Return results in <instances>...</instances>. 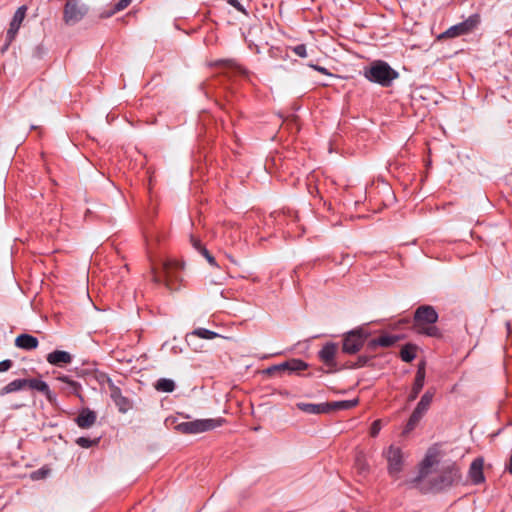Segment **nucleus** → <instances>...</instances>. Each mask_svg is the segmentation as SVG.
<instances>
[{
	"instance_id": "10",
	"label": "nucleus",
	"mask_w": 512,
	"mask_h": 512,
	"mask_svg": "<svg viewBox=\"0 0 512 512\" xmlns=\"http://www.w3.org/2000/svg\"><path fill=\"white\" fill-rule=\"evenodd\" d=\"M308 367L307 363L300 359H291L278 365H273L267 368V374H274L280 371L300 372L306 370Z\"/></svg>"
},
{
	"instance_id": "19",
	"label": "nucleus",
	"mask_w": 512,
	"mask_h": 512,
	"mask_svg": "<svg viewBox=\"0 0 512 512\" xmlns=\"http://www.w3.org/2000/svg\"><path fill=\"white\" fill-rule=\"evenodd\" d=\"M25 387H29L30 389L37 390V391L43 393L46 396V398L48 399V401H50V402L53 401L54 396H53L52 392L50 391L48 384L43 380L37 379V378L25 379Z\"/></svg>"
},
{
	"instance_id": "30",
	"label": "nucleus",
	"mask_w": 512,
	"mask_h": 512,
	"mask_svg": "<svg viewBox=\"0 0 512 512\" xmlns=\"http://www.w3.org/2000/svg\"><path fill=\"white\" fill-rule=\"evenodd\" d=\"M461 23L463 24L464 31L468 34L478 26L480 23V16L478 14H473Z\"/></svg>"
},
{
	"instance_id": "23",
	"label": "nucleus",
	"mask_w": 512,
	"mask_h": 512,
	"mask_svg": "<svg viewBox=\"0 0 512 512\" xmlns=\"http://www.w3.org/2000/svg\"><path fill=\"white\" fill-rule=\"evenodd\" d=\"M215 65L224 67L226 69L234 70L235 72L247 76L248 71L240 64L236 63L232 59H222L215 62Z\"/></svg>"
},
{
	"instance_id": "32",
	"label": "nucleus",
	"mask_w": 512,
	"mask_h": 512,
	"mask_svg": "<svg viewBox=\"0 0 512 512\" xmlns=\"http://www.w3.org/2000/svg\"><path fill=\"white\" fill-rule=\"evenodd\" d=\"M467 33L464 31V27L462 23H458L454 26H451L449 29H447L443 34L442 37H457L461 35H466Z\"/></svg>"
},
{
	"instance_id": "7",
	"label": "nucleus",
	"mask_w": 512,
	"mask_h": 512,
	"mask_svg": "<svg viewBox=\"0 0 512 512\" xmlns=\"http://www.w3.org/2000/svg\"><path fill=\"white\" fill-rule=\"evenodd\" d=\"M88 13V7L79 0H68L64 7L63 20L67 25L81 21Z\"/></svg>"
},
{
	"instance_id": "26",
	"label": "nucleus",
	"mask_w": 512,
	"mask_h": 512,
	"mask_svg": "<svg viewBox=\"0 0 512 512\" xmlns=\"http://www.w3.org/2000/svg\"><path fill=\"white\" fill-rule=\"evenodd\" d=\"M24 388H25V379H15V380L11 381L10 383H8L7 385H5L0 390V395L3 396L6 394H9V393H12V392L22 390Z\"/></svg>"
},
{
	"instance_id": "1",
	"label": "nucleus",
	"mask_w": 512,
	"mask_h": 512,
	"mask_svg": "<svg viewBox=\"0 0 512 512\" xmlns=\"http://www.w3.org/2000/svg\"><path fill=\"white\" fill-rule=\"evenodd\" d=\"M184 268L183 263L168 260L161 264L160 268L152 267V280L156 284H163L168 290L178 291L182 286L183 279L180 271Z\"/></svg>"
},
{
	"instance_id": "20",
	"label": "nucleus",
	"mask_w": 512,
	"mask_h": 512,
	"mask_svg": "<svg viewBox=\"0 0 512 512\" xmlns=\"http://www.w3.org/2000/svg\"><path fill=\"white\" fill-rule=\"evenodd\" d=\"M435 323L436 322H414L413 329L418 334H424L430 337H440L441 332Z\"/></svg>"
},
{
	"instance_id": "28",
	"label": "nucleus",
	"mask_w": 512,
	"mask_h": 512,
	"mask_svg": "<svg viewBox=\"0 0 512 512\" xmlns=\"http://www.w3.org/2000/svg\"><path fill=\"white\" fill-rule=\"evenodd\" d=\"M358 399H352V400H343V401H336V402H330V411L331 410H349L357 406Z\"/></svg>"
},
{
	"instance_id": "46",
	"label": "nucleus",
	"mask_w": 512,
	"mask_h": 512,
	"mask_svg": "<svg viewBox=\"0 0 512 512\" xmlns=\"http://www.w3.org/2000/svg\"><path fill=\"white\" fill-rule=\"evenodd\" d=\"M506 329H507L508 334H510L511 333L510 322H506Z\"/></svg>"
},
{
	"instance_id": "44",
	"label": "nucleus",
	"mask_w": 512,
	"mask_h": 512,
	"mask_svg": "<svg viewBox=\"0 0 512 512\" xmlns=\"http://www.w3.org/2000/svg\"><path fill=\"white\" fill-rule=\"evenodd\" d=\"M356 463H357V466L359 467V469L361 471H367L368 470V465L365 463L364 460H362L360 458H357Z\"/></svg>"
},
{
	"instance_id": "29",
	"label": "nucleus",
	"mask_w": 512,
	"mask_h": 512,
	"mask_svg": "<svg viewBox=\"0 0 512 512\" xmlns=\"http://www.w3.org/2000/svg\"><path fill=\"white\" fill-rule=\"evenodd\" d=\"M156 390L171 393L175 390V383L171 379L160 378L155 384Z\"/></svg>"
},
{
	"instance_id": "9",
	"label": "nucleus",
	"mask_w": 512,
	"mask_h": 512,
	"mask_svg": "<svg viewBox=\"0 0 512 512\" xmlns=\"http://www.w3.org/2000/svg\"><path fill=\"white\" fill-rule=\"evenodd\" d=\"M26 11V6H20L14 13L6 33L5 44L2 48V52H5L9 48L11 43L15 40L18 31L22 25V22L26 16Z\"/></svg>"
},
{
	"instance_id": "38",
	"label": "nucleus",
	"mask_w": 512,
	"mask_h": 512,
	"mask_svg": "<svg viewBox=\"0 0 512 512\" xmlns=\"http://www.w3.org/2000/svg\"><path fill=\"white\" fill-rule=\"evenodd\" d=\"M293 51L299 57L304 58L307 56V50H306V46L304 44L295 46Z\"/></svg>"
},
{
	"instance_id": "15",
	"label": "nucleus",
	"mask_w": 512,
	"mask_h": 512,
	"mask_svg": "<svg viewBox=\"0 0 512 512\" xmlns=\"http://www.w3.org/2000/svg\"><path fill=\"white\" fill-rule=\"evenodd\" d=\"M72 359V355L63 350H54L46 356V360L49 364L59 367L70 364Z\"/></svg>"
},
{
	"instance_id": "17",
	"label": "nucleus",
	"mask_w": 512,
	"mask_h": 512,
	"mask_svg": "<svg viewBox=\"0 0 512 512\" xmlns=\"http://www.w3.org/2000/svg\"><path fill=\"white\" fill-rule=\"evenodd\" d=\"M296 406L299 410L307 414L319 415L330 412L329 402L321 404L299 402Z\"/></svg>"
},
{
	"instance_id": "6",
	"label": "nucleus",
	"mask_w": 512,
	"mask_h": 512,
	"mask_svg": "<svg viewBox=\"0 0 512 512\" xmlns=\"http://www.w3.org/2000/svg\"><path fill=\"white\" fill-rule=\"evenodd\" d=\"M383 456L387 460V470L389 475L393 478H398L404 465L402 449L392 444L387 450L383 451Z\"/></svg>"
},
{
	"instance_id": "27",
	"label": "nucleus",
	"mask_w": 512,
	"mask_h": 512,
	"mask_svg": "<svg viewBox=\"0 0 512 512\" xmlns=\"http://www.w3.org/2000/svg\"><path fill=\"white\" fill-rule=\"evenodd\" d=\"M424 383H425V378H422L421 375L415 376L411 391L408 395L409 402L414 401L418 397L419 393L421 392V390L424 386Z\"/></svg>"
},
{
	"instance_id": "22",
	"label": "nucleus",
	"mask_w": 512,
	"mask_h": 512,
	"mask_svg": "<svg viewBox=\"0 0 512 512\" xmlns=\"http://www.w3.org/2000/svg\"><path fill=\"white\" fill-rule=\"evenodd\" d=\"M38 339L30 334H20L15 339V345L24 350H33L38 347Z\"/></svg>"
},
{
	"instance_id": "39",
	"label": "nucleus",
	"mask_w": 512,
	"mask_h": 512,
	"mask_svg": "<svg viewBox=\"0 0 512 512\" xmlns=\"http://www.w3.org/2000/svg\"><path fill=\"white\" fill-rule=\"evenodd\" d=\"M419 375H421L422 378L426 377V362L425 361H421L418 364L415 376H419Z\"/></svg>"
},
{
	"instance_id": "36",
	"label": "nucleus",
	"mask_w": 512,
	"mask_h": 512,
	"mask_svg": "<svg viewBox=\"0 0 512 512\" xmlns=\"http://www.w3.org/2000/svg\"><path fill=\"white\" fill-rule=\"evenodd\" d=\"M227 3L234 7L240 13L244 14L245 16H248L247 10L238 0H227Z\"/></svg>"
},
{
	"instance_id": "14",
	"label": "nucleus",
	"mask_w": 512,
	"mask_h": 512,
	"mask_svg": "<svg viewBox=\"0 0 512 512\" xmlns=\"http://www.w3.org/2000/svg\"><path fill=\"white\" fill-rule=\"evenodd\" d=\"M338 350V346L336 343L329 342L326 343L321 350L319 351L318 355L320 360L329 367L335 366V356Z\"/></svg>"
},
{
	"instance_id": "40",
	"label": "nucleus",
	"mask_w": 512,
	"mask_h": 512,
	"mask_svg": "<svg viewBox=\"0 0 512 512\" xmlns=\"http://www.w3.org/2000/svg\"><path fill=\"white\" fill-rule=\"evenodd\" d=\"M13 365L12 360L6 359L0 362V372L8 371Z\"/></svg>"
},
{
	"instance_id": "4",
	"label": "nucleus",
	"mask_w": 512,
	"mask_h": 512,
	"mask_svg": "<svg viewBox=\"0 0 512 512\" xmlns=\"http://www.w3.org/2000/svg\"><path fill=\"white\" fill-rule=\"evenodd\" d=\"M224 422L225 420L223 418L197 419L194 421L181 422L176 425V429L183 434H199L220 427Z\"/></svg>"
},
{
	"instance_id": "31",
	"label": "nucleus",
	"mask_w": 512,
	"mask_h": 512,
	"mask_svg": "<svg viewBox=\"0 0 512 512\" xmlns=\"http://www.w3.org/2000/svg\"><path fill=\"white\" fill-rule=\"evenodd\" d=\"M57 380L67 384L68 388L70 389V391L72 393H74L76 395L79 394V392L81 390V385L77 381L72 380L69 376H66V375L57 377Z\"/></svg>"
},
{
	"instance_id": "25",
	"label": "nucleus",
	"mask_w": 512,
	"mask_h": 512,
	"mask_svg": "<svg viewBox=\"0 0 512 512\" xmlns=\"http://www.w3.org/2000/svg\"><path fill=\"white\" fill-rule=\"evenodd\" d=\"M417 346L411 343L405 344L400 351L402 361L410 363L416 358Z\"/></svg>"
},
{
	"instance_id": "34",
	"label": "nucleus",
	"mask_w": 512,
	"mask_h": 512,
	"mask_svg": "<svg viewBox=\"0 0 512 512\" xmlns=\"http://www.w3.org/2000/svg\"><path fill=\"white\" fill-rule=\"evenodd\" d=\"M132 0H119L117 3L114 4V7L111 11L107 12L104 17H111L117 12H120L127 8Z\"/></svg>"
},
{
	"instance_id": "5",
	"label": "nucleus",
	"mask_w": 512,
	"mask_h": 512,
	"mask_svg": "<svg viewBox=\"0 0 512 512\" xmlns=\"http://www.w3.org/2000/svg\"><path fill=\"white\" fill-rule=\"evenodd\" d=\"M435 395V391L433 389H428L421 397L420 401L416 405L412 414L410 415L407 424L405 426L404 432L409 433L416 428L420 420L429 410L431 403L433 401Z\"/></svg>"
},
{
	"instance_id": "21",
	"label": "nucleus",
	"mask_w": 512,
	"mask_h": 512,
	"mask_svg": "<svg viewBox=\"0 0 512 512\" xmlns=\"http://www.w3.org/2000/svg\"><path fill=\"white\" fill-rule=\"evenodd\" d=\"M438 318L439 315L433 306L422 305L416 309L413 320H438Z\"/></svg>"
},
{
	"instance_id": "8",
	"label": "nucleus",
	"mask_w": 512,
	"mask_h": 512,
	"mask_svg": "<svg viewBox=\"0 0 512 512\" xmlns=\"http://www.w3.org/2000/svg\"><path fill=\"white\" fill-rule=\"evenodd\" d=\"M367 334L361 329L352 330L345 334L342 344V351L346 354H356L363 347Z\"/></svg>"
},
{
	"instance_id": "35",
	"label": "nucleus",
	"mask_w": 512,
	"mask_h": 512,
	"mask_svg": "<svg viewBox=\"0 0 512 512\" xmlns=\"http://www.w3.org/2000/svg\"><path fill=\"white\" fill-rule=\"evenodd\" d=\"M200 254L206 258V260L208 261V263L211 265V266H214V267H218V264L214 258V256L207 250V248H201V252Z\"/></svg>"
},
{
	"instance_id": "43",
	"label": "nucleus",
	"mask_w": 512,
	"mask_h": 512,
	"mask_svg": "<svg viewBox=\"0 0 512 512\" xmlns=\"http://www.w3.org/2000/svg\"><path fill=\"white\" fill-rule=\"evenodd\" d=\"M310 67L324 75L332 76V74L325 67L319 65H310Z\"/></svg>"
},
{
	"instance_id": "16",
	"label": "nucleus",
	"mask_w": 512,
	"mask_h": 512,
	"mask_svg": "<svg viewBox=\"0 0 512 512\" xmlns=\"http://www.w3.org/2000/svg\"><path fill=\"white\" fill-rule=\"evenodd\" d=\"M111 398L121 413L127 412L131 408L130 401L122 395L121 389L115 385L110 386Z\"/></svg>"
},
{
	"instance_id": "33",
	"label": "nucleus",
	"mask_w": 512,
	"mask_h": 512,
	"mask_svg": "<svg viewBox=\"0 0 512 512\" xmlns=\"http://www.w3.org/2000/svg\"><path fill=\"white\" fill-rule=\"evenodd\" d=\"M100 438L90 439L88 437H79L75 440V443L81 448H90L98 445Z\"/></svg>"
},
{
	"instance_id": "42",
	"label": "nucleus",
	"mask_w": 512,
	"mask_h": 512,
	"mask_svg": "<svg viewBox=\"0 0 512 512\" xmlns=\"http://www.w3.org/2000/svg\"><path fill=\"white\" fill-rule=\"evenodd\" d=\"M370 360V357L368 356H359L358 359H357V363H356V366L357 367H363L365 366Z\"/></svg>"
},
{
	"instance_id": "2",
	"label": "nucleus",
	"mask_w": 512,
	"mask_h": 512,
	"mask_svg": "<svg viewBox=\"0 0 512 512\" xmlns=\"http://www.w3.org/2000/svg\"><path fill=\"white\" fill-rule=\"evenodd\" d=\"M363 76L368 81L387 88L399 77V73L387 62L375 60L369 66L364 67Z\"/></svg>"
},
{
	"instance_id": "13",
	"label": "nucleus",
	"mask_w": 512,
	"mask_h": 512,
	"mask_svg": "<svg viewBox=\"0 0 512 512\" xmlns=\"http://www.w3.org/2000/svg\"><path fill=\"white\" fill-rule=\"evenodd\" d=\"M400 340L397 335L383 334L368 341L367 348L374 351L377 347L389 348Z\"/></svg>"
},
{
	"instance_id": "37",
	"label": "nucleus",
	"mask_w": 512,
	"mask_h": 512,
	"mask_svg": "<svg viewBox=\"0 0 512 512\" xmlns=\"http://www.w3.org/2000/svg\"><path fill=\"white\" fill-rule=\"evenodd\" d=\"M380 430H381V421L375 420L370 427L371 437H376L379 434Z\"/></svg>"
},
{
	"instance_id": "24",
	"label": "nucleus",
	"mask_w": 512,
	"mask_h": 512,
	"mask_svg": "<svg viewBox=\"0 0 512 512\" xmlns=\"http://www.w3.org/2000/svg\"><path fill=\"white\" fill-rule=\"evenodd\" d=\"M194 337H199L202 339L210 340V339H214L216 337H221V335L214 331H211L209 329L197 328L186 335L187 340L192 339Z\"/></svg>"
},
{
	"instance_id": "18",
	"label": "nucleus",
	"mask_w": 512,
	"mask_h": 512,
	"mask_svg": "<svg viewBox=\"0 0 512 512\" xmlns=\"http://www.w3.org/2000/svg\"><path fill=\"white\" fill-rule=\"evenodd\" d=\"M97 419V415L94 411L86 408L81 410L78 416L75 418V422L78 427L82 429H88L92 427Z\"/></svg>"
},
{
	"instance_id": "45",
	"label": "nucleus",
	"mask_w": 512,
	"mask_h": 512,
	"mask_svg": "<svg viewBox=\"0 0 512 512\" xmlns=\"http://www.w3.org/2000/svg\"><path fill=\"white\" fill-rule=\"evenodd\" d=\"M228 258H229L231 263H233L235 265H239V263L232 256H229Z\"/></svg>"
},
{
	"instance_id": "3",
	"label": "nucleus",
	"mask_w": 512,
	"mask_h": 512,
	"mask_svg": "<svg viewBox=\"0 0 512 512\" xmlns=\"http://www.w3.org/2000/svg\"><path fill=\"white\" fill-rule=\"evenodd\" d=\"M462 475L459 467L455 464H449L443 467L440 473L429 480L428 487L425 489L430 492H440L461 481Z\"/></svg>"
},
{
	"instance_id": "41",
	"label": "nucleus",
	"mask_w": 512,
	"mask_h": 512,
	"mask_svg": "<svg viewBox=\"0 0 512 512\" xmlns=\"http://www.w3.org/2000/svg\"><path fill=\"white\" fill-rule=\"evenodd\" d=\"M192 246L200 253L201 248H205V246L201 243L199 239L191 237Z\"/></svg>"
},
{
	"instance_id": "11",
	"label": "nucleus",
	"mask_w": 512,
	"mask_h": 512,
	"mask_svg": "<svg viewBox=\"0 0 512 512\" xmlns=\"http://www.w3.org/2000/svg\"><path fill=\"white\" fill-rule=\"evenodd\" d=\"M438 463L437 452L429 450L422 460L418 476L413 480L414 483L423 481L430 472V468Z\"/></svg>"
},
{
	"instance_id": "12",
	"label": "nucleus",
	"mask_w": 512,
	"mask_h": 512,
	"mask_svg": "<svg viewBox=\"0 0 512 512\" xmlns=\"http://www.w3.org/2000/svg\"><path fill=\"white\" fill-rule=\"evenodd\" d=\"M484 460L482 457L474 459L469 467L468 477L474 485H479L485 481L483 473Z\"/></svg>"
}]
</instances>
